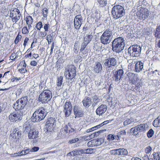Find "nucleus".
Masks as SVG:
<instances>
[{"label": "nucleus", "mask_w": 160, "mask_h": 160, "mask_svg": "<svg viewBox=\"0 0 160 160\" xmlns=\"http://www.w3.org/2000/svg\"><path fill=\"white\" fill-rule=\"evenodd\" d=\"M102 143L99 139H94L89 141L87 144L88 147L97 146L101 145Z\"/></svg>", "instance_id": "5701e85b"}, {"label": "nucleus", "mask_w": 160, "mask_h": 160, "mask_svg": "<svg viewBox=\"0 0 160 160\" xmlns=\"http://www.w3.org/2000/svg\"><path fill=\"white\" fill-rule=\"evenodd\" d=\"M125 46L124 41L122 37L115 38L112 42V49L117 53L120 52Z\"/></svg>", "instance_id": "7ed1b4c3"}, {"label": "nucleus", "mask_w": 160, "mask_h": 160, "mask_svg": "<svg viewBox=\"0 0 160 160\" xmlns=\"http://www.w3.org/2000/svg\"><path fill=\"white\" fill-rule=\"evenodd\" d=\"M42 22L40 21L36 23L35 28L37 30L40 31L42 27Z\"/></svg>", "instance_id": "37998d69"}, {"label": "nucleus", "mask_w": 160, "mask_h": 160, "mask_svg": "<svg viewBox=\"0 0 160 160\" xmlns=\"http://www.w3.org/2000/svg\"><path fill=\"white\" fill-rule=\"evenodd\" d=\"M10 59L13 61H14L16 58V54L15 52H13L10 56Z\"/></svg>", "instance_id": "5fc2aeb1"}, {"label": "nucleus", "mask_w": 160, "mask_h": 160, "mask_svg": "<svg viewBox=\"0 0 160 160\" xmlns=\"http://www.w3.org/2000/svg\"><path fill=\"white\" fill-rule=\"evenodd\" d=\"M133 121V119L132 118H130V119H127L124 122L123 124L124 125L126 126L131 123Z\"/></svg>", "instance_id": "de8ad7c7"}, {"label": "nucleus", "mask_w": 160, "mask_h": 160, "mask_svg": "<svg viewBox=\"0 0 160 160\" xmlns=\"http://www.w3.org/2000/svg\"><path fill=\"white\" fill-rule=\"evenodd\" d=\"M47 34V32H46L45 31L42 32L41 31L40 32V33L39 34V36L40 37L43 38L45 37Z\"/></svg>", "instance_id": "864d4df0"}, {"label": "nucleus", "mask_w": 160, "mask_h": 160, "mask_svg": "<svg viewBox=\"0 0 160 160\" xmlns=\"http://www.w3.org/2000/svg\"><path fill=\"white\" fill-rule=\"evenodd\" d=\"M141 48L139 45H133L130 47L128 49V53L132 57L138 56L141 53Z\"/></svg>", "instance_id": "9d476101"}, {"label": "nucleus", "mask_w": 160, "mask_h": 160, "mask_svg": "<svg viewBox=\"0 0 160 160\" xmlns=\"http://www.w3.org/2000/svg\"><path fill=\"white\" fill-rule=\"evenodd\" d=\"M41 11L43 18L46 19L48 16V9L46 7L42 9Z\"/></svg>", "instance_id": "72a5a7b5"}, {"label": "nucleus", "mask_w": 160, "mask_h": 160, "mask_svg": "<svg viewBox=\"0 0 160 160\" xmlns=\"http://www.w3.org/2000/svg\"><path fill=\"white\" fill-rule=\"evenodd\" d=\"M21 14L20 10L17 8H14L10 11V18L12 22L16 24L20 19Z\"/></svg>", "instance_id": "9b49d317"}, {"label": "nucleus", "mask_w": 160, "mask_h": 160, "mask_svg": "<svg viewBox=\"0 0 160 160\" xmlns=\"http://www.w3.org/2000/svg\"><path fill=\"white\" fill-rule=\"evenodd\" d=\"M56 120L55 118L50 117L48 118L45 124L46 128L48 131H51L54 127V124Z\"/></svg>", "instance_id": "ddd939ff"}, {"label": "nucleus", "mask_w": 160, "mask_h": 160, "mask_svg": "<svg viewBox=\"0 0 160 160\" xmlns=\"http://www.w3.org/2000/svg\"><path fill=\"white\" fill-rule=\"evenodd\" d=\"M29 38L28 37H26L23 39V46L24 48L27 46L29 43Z\"/></svg>", "instance_id": "79ce46f5"}, {"label": "nucleus", "mask_w": 160, "mask_h": 160, "mask_svg": "<svg viewBox=\"0 0 160 160\" xmlns=\"http://www.w3.org/2000/svg\"><path fill=\"white\" fill-rule=\"evenodd\" d=\"M146 125L145 124H141L136 126L139 132H142L145 130Z\"/></svg>", "instance_id": "c9c22d12"}, {"label": "nucleus", "mask_w": 160, "mask_h": 160, "mask_svg": "<svg viewBox=\"0 0 160 160\" xmlns=\"http://www.w3.org/2000/svg\"><path fill=\"white\" fill-rule=\"evenodd\" d=\"M107 139L108 141H112L114 139L117 140L116 135L109 134L108 135Z\"/></svg>", "instance_id": "c03bdc74"}, {"label": "nucleus", "mask_w": 160, "mask_h": 160, "mask_svg": "<svg viewBox=\"0 0 160 160\" xmlns=\"http://www.w3.org/2000/svg\"><path fill=\"white\" fill-rule=\"evenodd\" d=\"M72 110V106L70 101L66 102L64 105L63 112L66 117H68L71 114Z\"/></svg>", "instance_id": "2eb2a0df"}, {"label": "nucleus", "mask_w": 160, "mask_h": 160, "mask_svg": "<svg viewBox=\"0 0 160 160\" xmlns=\"http://www.w3.org/2000/svg\"><path fill=\"white\" fill-rule=\"evenodd\" d=\"M50 24L48 22L47 23L44 24L43 27L44 31L47 32L49 31V30L50 28Z\"/></svg>", "instance_id": "09e8293b"}, {"label": "nucleus", "mask_w": 160, "mask_h": 160, "mask_svg": "<svg viewBox=\"0 0 160 160\" xmlns=\"http://www.w3.org/2000/svg\"><path fill=\"white\" fill-rule=\"evenodd\" d=\"M37 62H36L35 60H32L31 61L30 63V65L31 66H32L33 67H35L37 66Z\"/></svg>", "instance_id": "680f3d73"}, {"label": "nucleus", "mask_w": 160, "mask_h": 160, "mask_svg": "<svg viewBox=\"0 0 160 160\" xmlns=\"http://www.w3.org/2000/svg\"><path fill=\"white\" fill-rule=\"evenodd\" d=\"M10 72V71H7L4 73V75L2 77L3 78L5 77V78H8L9 75V73Z\"/></svg>", "instance_id": "69168bd1"}, {"label": "nucleus", "mask_w": 160, "mask_h": 160, "mask_svg": "<svg viewBox=\"0 0 160 160\" xmlns=\"http://www.w3.org/2000/svg\"><path fill=\"white\" fill-rule=\"evenodd\" d=\"M63 77L62 76H60L58 78L57 80V85L58 87L60 86L62 82Z\"/></svg>", "instance_id": "ea45409f"}, {"label": "nucleus", "mask_w": 160, "mask_h": 160, "mask_svg": "<svg viewBox=\"0 0 160 160\" xmlns=\"http://www.w3.org/2000/svg\"><path fill=\"white\" fill-rule=\"evenodd\" d=\"M73 111L75 118L82 117L84 114V112L79 106L75 105L74 106Z\"/></svg>", "instance_id": "6ab92c4d"}, {"label": "nucleus", "mask_w": 160, "mask_h": 160, "mask_svg": "<svg viewBox=\"0 0 160 160\" xmlns=\"http://www.w3.org/2000/svg\"><path fill=\"white\" fill-rule=\"evenodd\" d=\"M145 0H139L138 2L137 3V7L142 6L143 4V2H144Z\"/></svg>", "instance_id": "0e129e2a"}, {"label": "nucleus", "mask_w": 160, "mask_h": 160, "mask_svg": "<svg viewBox=\"0 0 160 160\" xmlns=\"http://www.w3.org/2000/svg\"><path fill=\"white\" fill-rule=\"evenodd\" d=\"M46 115L45 109L41 107L37 109L33 114L31 120L33 122H38L43 120Z\"/></svg>", "instance_id": "f257e3e1"}, {"label": "nucleus", "mask_w": 160, "mask_h": 160, "mask_svg": "<svg viewBox=\"0 0 160 160\" xmlns=\"http://www.w3.org/2000/svg\"><path fill=\"white\" fill-rule=\"evenodd\" d=\"M24 21L26 22V26L29 28H31L32 27L33 19L32 17L30 15L24 16Z\"/></svg>", "instance_id": "aec40b11"}, {"label": "nucleus", "mask_w": 160, "mask_h": 160, "mask_svg": "<svg viewBox=\"0 0 160 160\" xmlns=\"http://www.w3.org/2000/svg\"><path fill=\"white\" fill-rule=\"evenodd\" d=\"M92 138V135L87 136H84L82 138V139L84 141H89Z\"/></svg>", "instance_id": "603ef678"}, {"label": "nucleus", "mask_w": 160, "mask_h": 160, "mask_svg": "<svg viewBox=\"0 0 160 160\" xmlns=\"http://www.w3.org/2000/svg\"><path fill=\"white\" fill-rule=\"evenodd\" d=\"M112 155L118 156H126L128 154V152L126 149L124 148L113 149L110 151Z\"/></svg>", "instance_id": "dca6fc26"}, {"label": "nucleus", "mask_w": 160, "mask_h": 160, "mask_svg": "<svg viewBox=\"0 0 160 160\" xmlns=\"http://www.w3.org/2000/svg\"><path fill=\"white\" fill-rule=\"evenodd\" d=\"M92 37V36L91 35H86L84 38L83 42L88 44L91 41Z\"/></svg>", "instance_id": "c85d7f7f"}, {"label": "nucleus", "mask_w": 160, "mask_h": 160, "mask_svg": "<svg viewBox=\"0 0 160 160\" xmlns=\"http://www.w3.org/2000/svg\"><path fill=\"white\" fill-rule=\"evenodd\" d=\"M92 99L93 102V105H96L97 103L100 102V99L97 95L94 96L92 97Z\"/></svg>", "instance_id": "e433bc0d"}, {"label": "nucleus", "mask_w": 160, "mask_h": 160, "mask_svg": "<svg viewBox=\"0 0 160 160\" xmlns=\"http://www.w3.org/2000/svg\"><path fill=\"white\" fill-rule=\"evenodd\" d=\"M124 72L123 70L121 69H119L114 73L112 77L113 79L116 82L120 80L123 78Z\"/></svg>", "instance_id": "a211bd4d"}, {"label": "nucleus", "mask_w": 160, "mask_h": 160, "mask_svg": "<svg viewBox=\"0 0 160 160\" xmlns=\"http://www.w3.org/2000/svg\"><path fill=\"white\" fill-rule=\"evenodd\" d=\"M130 132L133 135H137L139 132L138 129L136 128V126L131 128Z\"/></svg>", "instance_id": "4c0bfd02"}, {"label": "nucleus", "mask_w": 160, "mask_h": 160, "mask_svg": "<svg viewBox=\"0 0 160 160\" xmlns=\"http://www.w3.org/2000/svg\"><path fill=\"white\" fill-rule=\"evenodd\" d=\"M83 18L81 14L77 15L74 19V28L79 30L82 24Z\"/></svg>", "instance_id": "4468645a"}, {"label": "nucleus", "mask_w": 160, "mask_h": 160, "mask_svg": "<svg viewBox=\"0 0 160 160\" xmlns=\"http://www.w3.org/2000/svg\"><path fill=\"white\" fill-rule=\"evenodd\" d=\"M91 27L90 23H86L84 26L83 27V28L82 29L83 31L86 32Z\"/></svg>", "instance_id": "8fccbe9b"}, {"label": "nucleus", "mask_w": 160, "mask_h": 160, "mask_svg": "<svg viewBox=\"0 0 160 160\" xmlns=\"http://www.w3.org/2000/svg\"><path fill=\"white\" fill-rule=\"evenodd\" d=\"M152 150L151 147L148 146L146 148L145 151L146 154H148L151 152Z\"/></svg>", "instance_id": "13d9d810"}, {"label": "nucleus", "mask_w": 160, "mask_h": 160, "mask_svg": "<svg viewBox=\"0 0 160 160\" xmlns=\"http://www.w3.org/2000/svg\"><path fill=\"white\" fill-rule=\"evenodd\" d=\"M21 78L20 77L17 78V77H13V78H12L11 79V81L12 82H14L15 81H18L20 80H21Z\"/></svg>", "instance_id": "bf43d9fd"}, {"label": "nucleus", "mask_w": 160, "mask_h": 160, "mask_svg": "<svg viewBox=\"0 0 160 160\" xmlns=\"http://www.w3.org/2000/svg\"><path fill=\"white\" fill-rule=\"evenodd\" d=\"M107 107L106 105L102 104L99 106L96 110V113L99 116L102 115L107 110Z\"/></svg>", "instance_id": "4be33fe9"}, {"label": "nucleus", "mask_w": 160, "mask_h": 160, "mask_svg": "<svg viewBox=\"0 0 160 160\" xmlns=\"http://www.w3.org/2000/svg\"><path fill=\"white\" fill-rule=\"evenodd\" d=\"M33 51L32 49H31L30 48H28L26 52V53L27 54H26L25 57L26 58H30L32 56V52Z\"/></svg>", "instance_id": "a18cd8bd"}, {"label": "nucleus", "mask_w": 160, "mask_h": 160, "mask_svg": "<svg viewBox=\"0 0 160 160\" xmlns=\"http://www.w3.org/2000/svg\"><path fill=\"white\" fill-rule=\"evenodd\" d=\"M46 36H47L46 37V38L47 40H53V38L51 34L48 35H47Z\"/></svg>", "instance_id": "774afa93"}, {"label": "nucleus", "mask_w": 160, "mask_h": 160, "mask_svg": "<svg viewBox=\"0 0 160 160\" xmlns=\"http://www.w3.org/2000/svg\"><path fill=\"white\" fill-rule=\"evenodd\" d=\"M102 67L101 64L99 62H97L94 67L93 71L95 73H98L101 71Z\"/></svg>", "instance_id": "bb28decb"}, {"label": "nucleus", "mask_w": 160, "mask_h": 160, "mask_svg": "<svg viewBox=\"0 0 160 160\" xmlns=\"http://www.w3.org/2000/svg\"><path fill=\"white\" fill-rule=\"evenodd\" d=\"M38 132L34 131V129H30L28 134V137L29 139H35L38 137Z\"/></svg>", "instance_id": "393cba45"}, {"label": "nucleus", "mask_w": 160, "mask_h": 160, "mask_svg": "<svg viewBox=\"0 0 160 160\" xmlns=\"http://www.w3.org/2000/svg\"><path fill=\"white\" fill-rule=\"evenodd\" d=\"M70 127H68L67 125H65L63 128V130L66 133H68V132H70Z\"/></svg>", "instance_id": "6e6d98bb"}, {"label": "nucleus", "mask_w": 160, "mask_h": 160, "mask_svg": "<svg viewBox=\"0 0 160 160\" xmlns=\"http://www.w3.org/2000/svg\"><path fill=\"white\" fill-rule=\"evenodd\" d=\"M88 45L84 42H82L81 46L80 53L81 52L83 55L86 54L88 53V50L87 49H85Z\"/></svg>", "instance_id": "a878e982"}, {"label": "nucleus", "mask_w": 160, "mask_h": 160, "mask_svg": "<svg viewBox=\"0 0 160 160\" xmlns=\"http://www.w3.org/2000/svg\"><path fill=\"white\" fill-rule=\"evenodd\" d=\"M31 28H29L27 26L24 27L22 29V33L23 34L26 35L28 34L29 30Z\"/></svg>", "instance_id": "58836bf2"}, {"label": "nucleus", "mask_w": 160, "mask_h": 160, "mask_svg": "<svg viewBox=\"0 0 160 160\" xmlns=\"http://www.w3.org/2000/svg\"><path fill=\"white\" fill-rule=\"evenodd\" d=\"M100 7L104 8L108 4L107 0H97Z\"/></svg>", "instance_id": "c756f323"}, {"label": "nucleus", "mask_w": 160, "mask_h": 160, "mask_svg": "<svg viewBox=\"0 0 160 160\" xmlns=\"http://www.w3.org/2000/svg\"><path fill=\"white\" fill-rule=\"evenodd\" d=\"M143 67V63L141 61H138L135 65L134 71L139 72L142 71Z\"/></svg>", "instance_id": "b1692460"}, {"label": "nucleus", "mask_w": 160, "mask_h": 160, "mask_svg": "<svg viewBox=\"0 0 160 160\" xmlns=\"http://www.w3.org/2000/svg\"><path fill=\"white\" fill-rule=\"evenodd\" d=\"M64 75L67 79L72 80L75 77L76 75V68L72 64L67 65L65 68Z\"/></svg>", "instance_id": "423d86ee"}, {"label": "nucleus", "mask_w": 160, "mask_h": 160, "mask_svg": "<svg viewBox=\"0 0 160 160\" xmlns=\"http://www.w3.org/2000/svg\"><path fill=\"white\" fill-rule=\"evenodd\" d=\"M22 116V115L18 112H13L9 115V119L11 122H15L21 120Z\"/></svg>", "instance_id": "f3484780"}, {"label": "nucleus", "mask_w": 160, "mask_h": 160, "mask_svg": "<svg viewBox=\"0 0 160 160\" xmlns=\"http://www.w3.org/2000/svg\"><path fill=\"white\" fill-rule=\"evenodd\" d=\"M22 36L20 34V32H18V35L16 36L14 40V43L15 45H17L21 40Z\"/></svg>", "instance_id": "2f4dec72"}, {"label": "nucleus", "mask_w": 160, "mask_h": 160, "mask_svg": "<svg viewBox=\"0 0 160 160\" xmlns=\"http://www.w3.org/2000/svg\"><path fill=\"white\" fill-rule=\"evenodd\" d=\"M153 155L154 160H160V152H154Z\"/></svg>", "instance_id": "a19ab883"}, {"label": "nucleus", "mask_w": 160, "mask_h": 160, "mask_svg": "<svg viewBox=\"0 0 160 160\" xmlns=\"http://www.w3.org/2000/svg\"><path fill=\"white\" fill-rule=\"evenodd\" d=\"M80 149H76L72 151L73 156H76L80 155L81 154V153Z\"/></svg>", "instance_id": "49530a36"}, {"label": "nucleus", "mask_w": 160, "mask_h": 160, "mask_svg": "<svg viewBox=\"0 0 160 160\" xmlns=\"http://www.w3.org/2000/svg\"><path fill=\"white\" fill-rule=\"evenodd\" d=\"M27 65L25 60H22L21 61L18 65V67L20 68L18 71L21 73H25L27 72V70L26 68Z\"/></svg>", "instance_id": "412c9836"}, {"label": "nucleus", "mask_w": 160, "mask_h": 160, "mask_svg": "<svg viewBox=\"0 0 160 160\" xmlns=\"http://www.w3.org/2000/svg\"><path fill=\"white\" fill-rule=\"evenodd\" d=\"M104 65L108 68L115 67L117 64V60L116 58L110 57L108 58L105 59L103 61Z\"/></svg>", "instance_id": "f8f14e48"}, {"label": "nucleus", "mask_w": 160, "mask_h": 160, "mask_svg": "<svg viewBox=\"0 0 160 160\" xmlns=\"http://www.w3.org/2000/svg\"><path fill=\"white\" fill-rule=\"evenodd\" d=\"M28 102L27 96H24L17 100L13 104V108L16 110L22 109L27 104Z\"/></svg>", "instance_id": "6e6552de"}, {"label": "nucleus", "mask_w": 160, "mask_h": 160, "mask_svg": "<svg viewBox=\"0 0 160 160\" xmlns=\"http://www.w3.org/2000/svg\"><path fill=\"white\" fill-rule=\"evenodd\" d=\"M82 102L84 106L89 107L91 104V99L88 97H85L82 101Z\"/></svg>", "instance_id": "cd10ccee"}, {"label": "nucleus", "mask_w": 160, "mask_h": 160, "mask_svg": "<svg viewBox=\"0 0 160 160\" xmlns=\"http://www.w3.org/2000/svg\"><path fill=\"white\" fill-rule=\"evenodd\" d=\"M130 83L135 85L136 89L141 87L142 85V83L138 77L137 74L132 72H128L127 74Z\"/></svg>", "instance_id": "20e7f679"}, {"label": "nucleus", "mask_w": 160, "mask_h": 160, "mask_svg": "<svg viewBox=\"0 0 160 160\" xmlns=\"http://www.w3.org/2000/svg\"><path fill=\"white\" fill-rule=\"evenodd\" d=\"M155 36L158 38H160V25L157 26L155 32Z\"/></svg>", "instance_id": "f704fd0d"}, {"label": "nucleus", "mask_w": 160, "mask_h": 160, "mask_svg": "<svg viewBox=\"0 0 160 160\" xmlns=\"http://www.w3.org/2000/svg\"><path fill=\"white\" fill-rule=\"evenodd\" d=\"M112 35V31L109 29H107L101 36V42L103 44L109 43L111 42Z\"/></svg>", "instance_id": "1a4fd4ad"}, {"label": "nucleus", "mask_w": 160, "mask_h": 160, "mask_svg": "<svg viewBox=\"0 0 160 160\" xmlns=\"http://www.w3.org/2000/svg\"><path fill=\"white\" fill-rule=\"evenodd\" d=\"M39 148L38 147H34L31 149H30V152H36L38 151L39 150Z\"/></svg>", "instance_id": "052dcab7"}, {"label": "nucleus", "mask_w": 160, "mask_h": 160, "mask_svg": "<svg viewBox=\"0 0 160 160\" xmlns=\"http://www.w3.org/2000/svg\"><path fill=\"white\" fill-rule=\"evenodd\" d=\"M137 10L136 14L140 20H145L150 14V12L146 8L141 7L137 8Z\"/></svg>", "instance_id": "0eeeda50"}, {"label": "nucleus", "mask_w": 160, "mask_h": 160, "mask_svg": "<svg viewBox=\"0 0 160 160\" xmlns=\"http://www.w3.org/2000/svg\"><path fill=\"white\" fill-rule=\"evenodd\" d=\"M22 91V88L20 87L17 89L16 93L18 94V95H19L21 94Z\"/></svg>", "instance_id": "338daca9"}, {"label": "nucleus", "mask_w": 160, "mask_h": 160, "mask_svg": "<svg viewBox=\"0 0 160 160\" xmlns=\"http://www.w3.org/2000/svg\"><path fill=\"white\" fill-rule=\"evenodd\" d=\"M153 125L155 127H160V116L158 117L153 122Z\"/></svg>", "instance_id": "473e14b6"}, {"label": "nucleus", "mask_w": 160, "mask_h": 160, "mask_svg": "<svg viewBox=\"0 0 160 160\" xmlns=\"http://www.w3.org/2000/svg\"><path fill=\"white\" fill-rule=\"evenodd\" d=\"M126 134V132L125 130L120 131L117 133L116 135L117 140H119L122 137L125 136Z\"/></svg>", "instance_id": "7c9ffc66"}, {"label": "nucleus", "mask_w": 160, "mask_h": 160, "mask_svg": "<svg viewBox=\"0 0 160 160\" xmlns=\"http://www.w3.org/2000/svg\"><path fill=\"white\" fill-rule=\"evenodd\" d=\"M111 14L113 19L115 20L122 18L125 14L124 7L118 4L114 5L112 9Z\"/></svg>", "instance_id": "f03ea898"}, {"label": "nucleus", "mask_w": 160, "mask_h": 160, "mask_svg": "<svg viewBox=\"0 0 160 160\" xmlns=\"http://www.w3.org/2000/svg\"><path fill=\"white\" fill-rule=\"evenodd\" d=\"M79 48H78V46L77 45V43L75 42L74 44V47L73 48V51L74 52L77 53L78 51Z\"/></svg>", "instance_id": "4d7b16f0"}, {"label": "nucleus", "mask_w": 160, "mask_h": 160, "mask_svg": "<svg viewBox=\"0 0 160 160\" xmlns=\"http://www.w3.org/2000/svg\"><path fill=\"white\" fill-rule=\"evenodd\" d=\"M79 141V139L78 138H76L73 139L69 141V142L70 143H72L78 142Z\"/></svg>", "instance_id": "e2e57ef3"}, {"label": "nucleus", "mask_w": 160, "mask_h": 160, "mask_svg": "<svg viewBox=\"0 0 160 160\" xmlns=\"http://www.w3.org/2000/svg\"><path fill=\"white\" fill-rule=\"evenodd\" d=\"M154 134V132L152 129H150L148 132L147 133V137L149 138H151L152 136Z\"/></svg>", "instance_id": "3c124183"}, {"label": "nucleus", "mask_w": 160, "mask_h": 160, "mask_svg": "<svg viewBox=\"0 0 160 160\" xmlns=\"http://www.w3.org/2000/svg\"><path fill=\"white\" fill-rule=\"evenodd\" d=\"M52 98V93L48 89L43 90L40 94L38 98V101L42 104H46L50 101Z\"/></svg>", "instance_id": "39448f33"}]
</instances>
